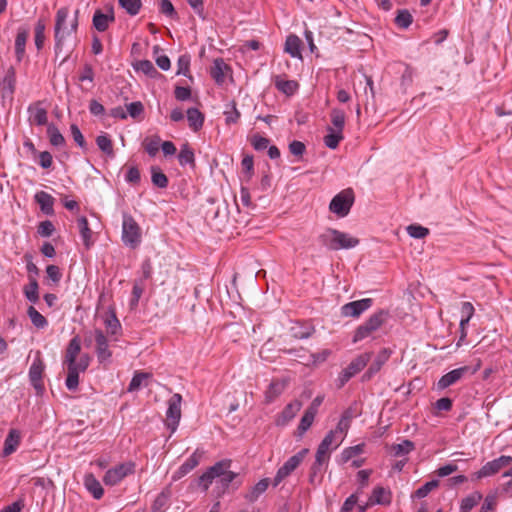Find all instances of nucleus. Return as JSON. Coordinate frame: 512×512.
I'll return each mask as SVG.
<instances>
[{
  "label": "nucleus",
  "mask_w": 512,
  "mask_h": 512,
  "mask_svg": "<svg viewBox=\"0 0 512 512\" xmlns=\"http://www.w3.org/2000/svg\"><path fill=\"white\" fill-rule=\"evenodd\" d=\"M340 437H337V431H329L318 446L316 456L318 462L323 459L329 460L330 451L336 449L341 444Z\"/></svg>",
  "instance_id": "obj_11"
},
{
  "label": "nucleus",
  "mask_w": 512,
  "mask_h": 512,
  "mask_svg": "<svg viewBox=\"0 0 512 512\" xmlns=\"http://www.w3.org/2000/svg\"><path fill=\"white\" fill-rule=\"evenodd\" d=\"M414 443L408 439L403 440L401 443L395 444L392 446V452L394 456L400 457L407 455L412 450H414Z\"/></svg>",
  "instance_id": "obj_44"
},
{
  "label": "nucleus",
  "mask_w": 512,
  "mask_h": 512,
  "mask_svg": "<svg viewBox=\"0 0 512 512\" xmlns=\"http://www.w3.org/2000/svg\"><path fill=\"white\" fill-rule=\"evenodd\" d=\"M469 371V367L463 366L457 369H454L445 375H443L437 382V389L444 390L449 386L458 382L464 375Z\"/></svg>",
  "instance_id": "obj_16"
},
{
  "label": "nucleus",
  "mask_w": 512,
  "mask_h": 512,
  "mask_svg": "<svg viewBox=\"0 0 512 512\" xmlns=\"http://www.w3.org/2000/svg\"><path fill=\"white\" fill-rule=\"evenodd\" d=\"M371 356V352H366L353 359L350 364L339 374L336 380L337 387L342 388L353 376L362 371L370 361Z\"/></svg>",
  "instance_id": "obj_4"
},
{
  "label": "nucleus",
  "mask_w": 512,
  "mask_h": 512,
  "mask_svg": "<svg viewBox=\"0 0 512 512\" xmlns=\"http://www.w3.org/2000/svg\"><path fill=\"white\" fill-rule=\"evenodd\" d=\"M512 462V457L502 455L492 461L487 462L482 468L472 475L473 479L479 480L497 474L501 469L507 467Z\"/></svg>",
  "instance_id": "obj_8"
},
{
  "label": "nucleus",
  "mask_w": 512,
  "mask_h": 512,
  "mask_svg": "<svg viewBox=\"0 0 512 512\" xmlns=\"http://www.w3.org/2000/svg\"><path fill=\"white\" fill-rule=\"evenodd\" d=\"M302 41L299 37L290 34V57L302 59L301 55Z\"/></svg>",
  "instance_id": "obj_57"
},
{
  "label": "nucleus",
  "mask_w": 512,
  "mask_h": 512,
  "mask_svg": "<svg viewBox=\"0 0 512 512\" xmlns=\"http://www.w3.org/2000/svg\"><path fill=\"white\" fill-rule=\"evenodd\" d=\"M143 145L149 156L154 157L158 153L159 147L161 146V139L157 135L147 137L145 138Z\"/></svg>",
  "instance_id": "obj_41"
},
{
  "label": "nucleus",
  "mask_w": 512,
  "mask_h": 512,
  "mask_svg": "<svg viewBox=\"0 0 512 512\" xmlns=\"http://www.w3.org/2000/svg\"><path fill=\"white\" fill-rule=\"evenodd\" d=\"M84 485L86 489L93 495L95 499H100L104 490L102 488L101 483L95 478L94 475L88 474L84 478Z\"/></svg>",
  "instance_id": "obj_28"
},
{
  "label": "nucleus",
  "mask_w": 512,
  "mask_h": 512,
  "mask_svg": "<svg viewBox=\"0 0 512 512\" xmlns=\"http://www.w3.org/2000/svg\"><path fill=\"white\" fill-rule=\"evenodd\" d=\"M91 361V357L87 353H83L79 360L77 366H66L67 369V377L65 381V385L68 390L75 391L79 385V375L87 370Z\"/></svg>",
  "instance_id": "obj_7"
},
{
  "label": "nucleus",
  "mask_w": 512,
  "mask_h": 512,
  "mask_svg": "<svg viewBox=\"0 0 512 512\" xmlns=\"http://www.w3.org/2000/svg\"><path fill=\"white\" fill-rule=\"evenodd\" d=\"M78 14L76 10L73 19L68 23L69 10L66 7L60 8L56 13L54 38H55V54L58 57L62 52L65 41L77 30Z\"/></svg>",
  "instance_id": "obj_1"
},
{
  "label": "nucleus",
  "mask_w": 512,
  "mask_h": 512,
  "mask_svg": "<svg viewBox=\"0 0 512 512\" xmlns=\"http://www.w3.org/2000/svg\"><path fill=\"white\" fill-rule=\"evenodd\" d=\"M54 230V225L49 220L41 222L38 226V233L42 237H50L53 234Z\"/></svg>",
  "instance_id": "obj_64"
},
{
  "label": "nucleus",
  "mask_w": 512,
  "mask_h": 512,
  "mask_svg": "<svg viewBox=\"0 0 512 512\" xmlns=\"http://www.w3.org/2000/svg\"><path fill=\"white\" fill-rule=\"evenodd\" d=\"M135 471V464L132 461L120 463L108 469L103 476V482L107 486H115L119 484L125 477L133 474Z\"/></svg>",
  "instance_id": "obj_6"
},
{
  "label": "nucleus",
  "mask_w": 512,
  "mask_h": 512,
  "mask_svg": "<svg viewBox=\"0 0 512 512\" xmlns=\"http://www.w3.org/2000/svg\"><path fill=\"white\" fill-rule=\"evenodd\" d=\"M95 342L98 361L101 364L110 362L112 352L109 349L108 339L101 330H95Z\"/></svg>",
  "instance_id": "obj_12"
},
{
  "label": "nucleus",
  "mask_w": 512,
  "mask_h": 512,
  "mask_svg": "<svg viewBox=\"0 0 512 512\" xmlns=\"http://www.w3.org/2000/svg\"><path fill=\"white\" fill-rule=\"evenodd\" d=\"M482 500V494L475 491L463 498L460 504V512L471 511Z\"/></svg>",
  "instance_id": "obj_34"
},
{
  "label": "nucleus",
  "mask_w": 512,
  "mask_h": 512,
  "mask_svg": "<svg viewBox=\"0 0 512 512\" xmlns=\"http://www.w3.org/2000/svg\"><path fill=\"white\" fill-rule=\"evenodd\" d=\"M270 485L269 478H263L255 485H253L244 495V498L249 503L256 502L268 489Z\"/></svg>",
  "instance_id": "obj_19"
},
{
  "label": "nucleus",
  "mask_w": 512,
  "mask_h": 512,
  "mask_svg": "<svg viewBox=\"0 0 512 512\" xmlns=\"http://www.w3.org/2000/svg\"><path fill=\"white\" fill-rule=\"evenodd\" d=\"M372 304L373 300L371 298L352 301L344 304L340 309V313L343 317L358 318L362 313L368 310Z\"/></svg>",
  "instance_id": "obj_10"
},
{
  "label": "nucleus",
  "mask_w": 512,
  "mask_h": 512,
  "mask_svg": "<svg viewBox=\"0 0 512 512\" xmlns=\"http://www.w3.org/2000/svg\"><path fill=\"white\" fill-rule=\"evenodd\" d=\"M223 465L221 463H215L209 467L198 479V484L203 491H207L215 479H218L223 471Z\"/></svg>",
  "instance_id": "obj_18"
},
{
  "label": "nucleus",
  "mask_w": 512,
  "mask_h": 512,
  "mask_svg": "<svg viewBox=\"0 0 512 512\" xmlns=\"http://www.w3.org/2000/svg\"><path fill=\"white\" fill-rule=\"evenodd\" d=\"M407 233L415 239H422L429 234V229L421 225L412 224L407 227Z\"/></svg>",
  "instance_id": "obj_52"
},
{
  "label": "nucleus",
  "mask_w": 512,
  "mask_h": 512,
  "mask_svg": "<svg viewBox=\"0 0 512 512\" xmlns=\"http://www.w3.org/2000/svg\"><path fill=\"white\" fill-rule=\"evenodd\" d=\"M47 134L51 145L60 147L65 144V139L61 132L53 124L48 125Z\"/></svg>",
  "instance_id": "obj_42"
},
{
  "label": "nucleus",
  "mask_w": 512,
  "mask_h": 512,
  "mask_svg": "<svg viewBox=\"0 0 512 512\" xmlns=\"http://www.w3.org/2000/svg\"><path fill=\"white\" fill-rule=\"evenodd\" d=\"M44 371V363L40 358H36L29 368V379L35 389L42 388V374Z\"/></svg>",
  "instance_id": "obj_20"
},
{
  "label": "nucleus",
  "mask_w": 512,
  "mask_h": 512,
  "mask_svg": "<svg viewBox=\"0 0 512 512\" xmlns=\"http://www.w3.org/2000/svg\"><path fill=\"white\" fill-rule=\"evenodd\" d=\"M320 242L330 250L351 249L359 244V239L336 229H327L319 237Z\"/></svg>",
  "instance_id": "obj_2"
},
{
  "label": "nucleus",
  "mask_w": 512,
  "mask_h": 512,
  "mask_svg": "<svg viewBox=\"0 0 512 512\" xmlns=\"http://www.w3.org/2000/svg\"><path fill=\"white\" fill-rule=\"evenodd\" d=\"M21 435L16 429H11L4 441L3 454L8 456L16 451L20 444Z\"/></svg>",
  "instance_id": "obj_23"
},
{
  "label": "nucleus",
  "mask_w": 512,
  "mask_h": 512,
  "mask_svg": "<svg viewBox=\"0 0 512 512\" xmlns=\"http://www.w3.org/2000/svg\"><path fill=\"white\" fill-rule=\"evenodd\" d=\"M363 448H364V445L359 444V445H355V446L344 449L342 452L343 461L346 462V461L350 460L352 457L361 454L363 452Z\"/></svg>",
  "instance_id": "obj_61"
},
{
  "label": "nucleus",
  "mask_w": 512,
  "mask_h": 512,
  "mask_svg": "<svg viewBox=\"0 0 512 512\" xmlns=\"http://www.w3.org/2000/svg\"><path fill=\"white\" fill-rule=\"evenodd\" d=\"M96 144L101 151L108 155L113 154V147L110 138L106 134L99 135L96 138Z\"/></svg>",
  "instance_id": "obj_55"
},
{
  "label": "nucleus",
  "mask_w": 512,
  "mask_h": 512,
  "mask_svg": "<svg viewBox=\"0 0 512 512\" xmlns=\"http://www.w3.org/2000/svg\"><path fill=\"white\" fill-rule=\"evenodd\" d=\"M27 314L35 327L44 328L48 325L46 318L41 313H39L33 306H30L28 308Z\"/></svg>",
  "instance_id": "obj_46"
},
{
  "label": "nucleus",
  "mask_w": 512,
  "mask_h": 512,
  "mask_svg": "<svg viewBox=\"0 0 512 512\" xmlns=\"http://www.w3.org/2000/svg\"><path fill=\"white\" fill-rule=\"evenodd\" d=\"M413 21V17L408 10H400L398 11L397 16L395 17V23L398 27L406 29L408 28Z\"/></svg>",
  "instance_id": "obj_50"
},
{
  "label": "nucleus",
  "mask_w": 512,
  "mask_h": 512,
  "mask_svg": "<svg viewBox=\"0 0 512 512\" xmlns=\"http://www.w3.org/2000/svg\"><path fill=\"white\" fill-rule=\"evenodd\" d=\"M288 477V461L284 462L283 465L279 468L277 474L270 481V484L273 488H277L281 485V483Z\"/></svg>",
  "instance_id": "obj_56"
},
{
  "label": "nucleus",
  "mask_w": 512,
  "mask_h": 512,
  "mask_svg": "<svg viewBox=\"0 0 512 512\" xmlns=\"http://www.w3.org/2000/svg\"><path fill=\"white\" fill-rule=\"evenodd\" d=\"M398 72H401L400 78V86L403 91H406L408 87H410L413 83L414 76L416 75V70L409 64L406 63H398Z\"/></svg>",
  "instance_id": "obj_21"
},
{
  "label": "nucleus",
  "mask_w": 512,
  "mask_h": 512,
  "mask_svg": "<svg viewBox=\"0 0 512 512\" xmlns=\"http://www.w3.org/2000/svg\"><path fill=\"white\" fill-rule=\"evenodd\" d=\"M313 331V328L308 324H303L298 321L290 324V337L296 339L308 338Z\"/></svg>",
  "instance_id": "obj_25"
},
{
  "label": "nucleus",
  "mask_w": 512,
  "mask_h": 512,
  "mask_svg": "<svg viewBox=\"0 0 512 512\" xmlns=\"http://www.w3.org/2000/svg\"><path fill=\"white\" fill-rule=\"evenodd\" d=\"M15 83H16V72L13 67H9L3 76L0 79V92L2 97L12 99V95L15 91Z\"/></svg>",
  "instance_id": "obj_14"
},
{
  "label": "nucleus",
  "mask_w": 512,
  "mask_h": 512,
  "mask_svg": "<svg viewBox=\"0 0 512 512\" xmlns=\"http://www.w3.org/2000/svg\"><path fill=\"white\" fill-rule=\"evenodd\" d=\"M225 115V122L226 124H235L238 119L240 118V113L236 108L235 102H231L226 105V108L224 110Z\"/></svg>",
  "instance_id": "obj_48"
},
{
  "label": "nucleus",
  "mask_w": 512,
  "mask_h": 512,
  "mask_svg": "<svg viewBox=\"0 0 512 512\" xmlns=\"http://www.w3.org/2000/svg\"><path fill=\"white\" fill-rule=\"evenodd\" d=\"M250 143L257 151L265 150L269 146V140L258 134H255L250 138Z\"/></svg>",
  "instance_id": "obj_58"
},
{
  "label": "nucleus",
  "mask_w": 512,
  "mask_h": 512,
  "mask_svg": "<svg viewBox=\"0 0 512 512\" xmlns=\"http://www.w3.org/2000/svg\"><path fill=\"white\" fill-rule=\"evenodd\" d=\"M152 183L159 188H166L168 185L167 176L157 167L151 168Z\"/></svg>",
  "instance_id": "obj_47"
},
{
  "label": "nucleus",
  "mask_w": 512,
  "mask_h": 512,
  "mask_svg": "<svg viewBox=\"0 0 512 512\" xmlns=\"http://www.w3.org/2000/svg\"><path fill=\"white\" fill-rule=\"evenodd\" d=\"M45 40V23L42 20H38L35 25V45L37 49L43 47Z\"/></svg>",
  "instance_id": "obj_54"
},
{
  "label": "nucleus",
  "mask_w": 512,
  "mask_h": 512,
  "mask_svg": "<svg viewBox=\"0 0 512 512\" xmlns=\"http://www.w3.org/2000/svg\"><path fill=\"white\" fill-rule=\"evenodd\" d=\"M178 161L181 166L185 165H194L195 157L193 150L189 147L188 144H184L180 152L178 154Z\"/></svg>",
  "instance_id": "obj_37"
},
{
  "label": "nucleus",
  "mask_w": 512,
  "mask_h": 512,
  "mask_svg": "<svg viewBox=\"0 0 512 512\" xmlns=\"http://www.w3.org/2000/svg\"><path fill=\"white\" fill-rule=\"evenodd\" d=\"M150 377H151V375L149 373H145V372H137V373H135L133 378L131 379V381L129 383L128 391L129 392H134V391L139 390L143 386H147L148 385V379Z\"/></svg>",
  "instance_id": "obj_33"
},
{
  "label": "nucleus",
  "mask_w": 512,
  "mask_h": 512,
  "mask_svg": "<svg viewBox=\"0 0 512 512\" xmlns=\"http://www.w3.org/2000/svg\"><path fill=\"white\" fill-rule=\"evenodd\" d=\"M344 138L342 132H337L327 128V135L324 137V144L330 149H336Z\"/></svg>",
  "instance_id": "obj_39"
},
{
  "label": "nucleus",
  "mask_w": 512,
  "mask_h": 512,
  "mask_svg": "<svg viewBox=\"0 0 512 512\" xmlns=\"http://www.w3.org/2000/svg\"><path fill=\"white\" fill-rule=\"evenodd\" d=\"M35 201L39 204L41 211L46 215L54 213V198L45 191H39L35 194Z\"/></svg>",
  "instance_id": "obj_22"
},
{
  "label": "nucleus",
  "mask_w": 512,
  "mask_h": 512,
  "mask_svg": "<svg viewBox=\"0 0 512 512\" xmlns=\"http://www.w3.org/2000/svg\"><path fill=\"white\" fill-rule=\"evenodd\" d=\"M372 333L373 331H370V328L363 323L356 329L353 336V342L357 343L359 341H362L363 339L369 337Z\"/></svg>",
  "instance_id": "obj_62"
},
{
  "label": "nucleus",
  "mask_w": 512,
  "mask_h": 512,
  "mask_svg": "<svg viewBox=\"0 0 512 512\" xmlns=\"http://www.w3.org/2000/svg\"><path fill=\"white\" fill-rule=\"evenodd\" d=\"M387 313L383 310L378 311L377 313H374L371 315L364 324L367 325L370 328V331H376L378 330L382 324L384 323L386 319Z\"/></svg>",
  "instance_id": "obj_36"
},
{
  "label": "nucleus",
  "mask_w": 512,
  "mask_h": 512,
  "mask_svg": "<svg viewBox=\"0 0 512 512\" xmlns=\"http://www.w3.org/2000/svg\"><path fill=\"white\" fill-rule=\"evenodd\" d=\"M122 241L130 248H136L141 243L140 227L133 217L128 214L123 215Z\"/></svg>",
  "instance_id": "obj_5"
},
{
  "label": "nucleus",
  "mask_w": 512,
  "mask_h": 512,
  "mask_svg": "<svg viewBox=\"0 0 512 512\" xmlns=\"http://www.w3.org/2000/svg\"><path fill=\"white\" fill-rule=\"evenodd\" d=\"M181 402L180 394H174L168 401V409L166 412L167 426L172 432H175L181 418Z\"/></svg>",
  "instance_id": "obj_9"
},
{
  "label": "nucleus",
  "mask_w": 512,
  "mask_h": 512,
  "mask_svg": "<svg viewBox=\"0 0 512 512\" xmlns=\"http://www.w3.org/2000/svg\"><path fill=\"white\" fill-rule=\"evenodd\" d=\"M187 120L189 127L196 132L203 126L204 115L197 108H189L187 110Z\"/></svg>",
  "instance_id": "obj_29"
},
{
  "label": "nucleus",
  "mask_w": 512,
  "mask_h": 512,
  "mask_svg": "<svg viewBox=\"0 0 512 512\" xmlns=\"http://www.w3.org/2000/svg\"><path fill=\"white\" fill-rule=\"evenodd\" d=\"M136 69L143 72L145 75L153 76L157 73L153 63L149 60H141L137 63Z\"/></svg>",
  "instance_id": "obj_60"
},
{
  "label": "nucleus",
  "mask_w": 512,
  "mask_h": 512,
  "mask_svg": "<svg viewBox=\"0 0 512 512\" xmlns=\"http://www.w3.org/2000/svg\"><path fill=\"white\" fill-rule=\"evenodd\" d=\"M114 21V15L111 11L109 14H104L100 10H97L93 16V26L99 32H104L109 24Z\"/></svg>",
  "instance_id": "obj_24"
},
{
  "label": "nucleus",
  "mask_w": 512,
  "mask_h": 512,
  "mask_svg": "<svg viewBox=\"0 0 512 512\" xmlns=\"http://www.w3.org/2000/svg\"><path fill=\"white\" fill-rule=\"evenodd\" d=\"M391 355V349H381L376 355L372 364L369 366L368 370L364 373L363 380H370L376 373H378L381 370L382 366L389 360Z\"/></svg>",
  "instance_id": "obj_13"
},
{
  "label": "nucleus",
  "mask_w": 512,
  "mask_h": 512,
  "mask_svg": "<svg viewBox=\"0 0 512 512\" xmlns=\"http://www.w3.org/2000/svg\"><path fill=\"white\" fill-rule=\"evenodd\" d=\"M438 486L437 480H431L429 482H426L424 485H422L420 488H418L415 491V496L417 498H424L426 497L434 488Z\"/></svg>",
  "instance_id": "obj_59"
},
{
  "label": "nucleus",
  "mask_w": 512,
  "mask_h": 512,
  "mask_svg": "<svg viewBox=\"0 0 512 512\" xmlns=\"http://www.w3.org/2000/svg\"><path fill=\"white\" fill-rule=\"evenodd\" d=\"M81 351V341L78 336L73 337L66 349L64 365L65 366H77L78 360L82 354Z\"/></svg>",
  "instance_id": "obj_15"
},
{
  "label": "nucleus",
  "mask_w": 512,
  "mask_h": 512,
  "mask_svg": "<svg viewBox=\"0 0 512 512\" xmlns=\"http://www.w3.org/2000/svg\"><path fill=\"white\" fill-rule=\"evenodd\" d=\"M77 224H78V228H79V232H80V236L82 238L83 244L85 245V247L87 249H89L93 244V240H92V231L89 228L87 218L85 216L79 217L77 220Z\"/></svg>",
  "instance_id": "obj_26"
},
{
  "label": "nucleus",
  "mask_w": 512,
  "mask_h": 512,
  "mask_svg": "<svg viewBox=\"0 0 512 512\" xmlns=\"http://www.w3.org/2000/svg\"><path fill=\"white\" fill-rule=\"evenodd\" d=\"M203 454V450L196 449L193 454L181 465L183 470H185L187 473L192 471L199 465Z\"/></svg>",
  "instance_id": "obj_43"
},
{
  "label": "nucleus",
  "mask_w": 512,
  "mask_h": 512,
  "mask_svg": "<svg viewBox=\"0 0 512 512\" xmlns=\"http://www.w3.org/2000/svg\"><path fill=\"white\" fill-rule=\"evenodd\" d=\"M169 498H170V490L165 489L156 497V499L152 505V510L154 512L160 511L163 507H165L168 504Z\"/></svg>",
  "instance_id": "obj_53"
},
{
  "label": "nucleus",
  "mask_w": 512,
  "mask_h": 512,
  "mask_svg": "<svg viewBox=\"0 0 512 512\" xmlns=\"http://www.w3.org/2000/svg\"><path fill=\"white\" fill-rule=\"evenodd\" d=\"M28 38L26 30H19L15 39V55L18 62L22 61L25 55V46Z\"/></svg>",
  "instance_id": "obj_31"
},
{
  "label": "nucleus",
  "mask_w": 512,
  "mask_h": 512,
  "mask_svg": "<svg viewBox=\"0 0 512 512\" xmlns=\"http://www.w3.org/2000/svg\"><path fill=\"white\" fill-rule=\"evenodd\" d=\"M218 463L224 464L222 468L223 471H221V475L218 479L221 486L226 489L237 478L238 474L229 470L231 466L230 460H221Z\"/></svg>",
  "instance_id": "obj_27"
},
{
  "label": "nucleus",
  "mask_w": 512,
  "mask_h": 512,
  "mask_svg": "<svg viewBox=\"0 0 512 512\" xmlns=\"http://www.w3.org/2000/svg\"><path fill=\"white\" fill-rule=\"evenodd\" d=\"M316 414L306 409L304 415L301 418L300 424L297 429L298 437H302L303 434L311 427Z\"/></svg>",
  "instance_id": "obj_45"
},
{
  "label": "nucleus",
  "mask_w": 512,
  "mask_h": 512,
  "mask_svg": "<svg viewBox=\"0 0 512 512\" xmlns=\"http://www.w3.org/2000/svg\"><path fill=\"white\" fill-rule=\"evenodd\" d=\"M119 5L130 15H137L141 9V0H119Z\"/></svg>",
  "instance_id": "obj_49"
},
{
  "label": "nucleus",
  "mask_w": 512,
  "mask_h": 512,
  "mask_svg": "<svg viewBox=\"0 0 512 512\" xmlns=\"http://www.w3.org/2000/svg\"><path fill=\"white\" fill-rule=\"evenodd\" d=\"M145 290V283L143 279H137L134 281L132 296L129 301V306L131 310H134L138 307L139 300L142 297V294Z\"/></svg>",
  "instance_id": "obj_32"
},
{
  "label": "nucleus",
  "mask_w": 512,
  "mask_h": 512,
  "mask_svg": "<svg viewBox=\"0 0 512 512\" xmlns=\"http://www.w3.org/2000/svg\"><path fill=\"white\" fill-rule=\"evenodd\" d=\"M226 69L227 65L222 59L214 60L211 75L217 83H222L224 81Z\"/></svg>",
  "instance_id": "obj_40"
},
{
  "label": "nucleus",
  "mask_w": 512,
  "mask_h": 512,
  "mask_svg": "<svg viewBox=\"0 0 512 512\" xmlns=\"http://www.w3.org/2000/svg\"><path fill=\"white\" fill-rule=\"evenodd\" d=\"M354 203V192L352 189H344L336 194L330 204L329 210L339 218L347 216Z\"/></svg>",
  "instance_id": "obj_3"
},
{
  "label": "nucleus",
  "mask_w": 512,
  "mask_h": 512,
  "mask_svg": "<svg viewBox=\"0 0 512 512\" xmlns=\"http://www.w3.org/2000/svg\"><path fill=\"white\" fill-rule=\"evenodd\" d=\"M285 388L284 380L272 381L269 388L266 391L267 402H272L278 395H280Z\"/></svg>",
  "instance_id": "obj_38"
},
{
  "label": "nucleus",
  "mask_w": 512,
  "mask_h": 512,
  "mask_svg": "<svg viewBox=\"0 0 512 512\" xmlns=\"http://www.w3.org/2000/svg\"><path fill=\"white\" fill-rule=\"evenodd\" d=\"M24 294L30 302H32V303L38 302V300H39L38 283L35 279H31L30 284L25 287Z\"/></svg>",
  "instance_id": "obj_51"
},
{
  "label": "nucleus",
  "mask_w": 512,
  "mask_h": 512,
  "mask_svg": "<svg viewBox=\"0 0 512 512\" xmlns=\"http://www.w3.org/2000/svg\"><path fill=\"white\" fill-rule=\"evenodd\" d=\"M331 123L332 126H329L328 129L335 130L337 132H342L345 125V113L340 109H333L331 111Z\"/></svg>",
  "instance_id": "obj_35"
},
{
  "label": "nucleus",
  "mask_w": 512,
  "mask_h": 512,
  "mask_svg": "<svg viewBox=\"0 0 512 512\" xmlns=\"http://www.w3.org/2000/svg\"><path fill=\"white\" fill-rule=\"evenodd\" d=\"M390 501V494L383 487H376L368 499V505H386L389 504Z\"/></svg>",
  "instance_id": "obj_30"
},
{
  "label": "nucleus",
  "mask_w": 512,
  "mask_h": 512,
  "mask_svg": "<svg viewBox=\"0 0 512 512\" xmlns=\"http://www.w3.org/2000/svg\"><path fill=\"white\" fill-rule=\"evenodd\" d=\"M127 114H129L132 118H138L144 111L143 104L139 101L132 102L127 106Z\"/></svg>",
  "instance_id": "obj_63"
},
{
  "label": "nucleus",
  "mask_w": 512,
  "mask_h": 512,
  "mask_svg": "<svg viewBox=\"0 0 512 512\" xmlns=\"http://www.w3.org/2000/svg\"><path fill=\"white\" fill-rule=\"evenodd\" d=\"M28 121L31 125L42 126L47 123L48 115L45 108L41 106V102H36L29 105L28 109Z\"/></svg>",
  "instance_id": "obj_17"
}]
</instances>
